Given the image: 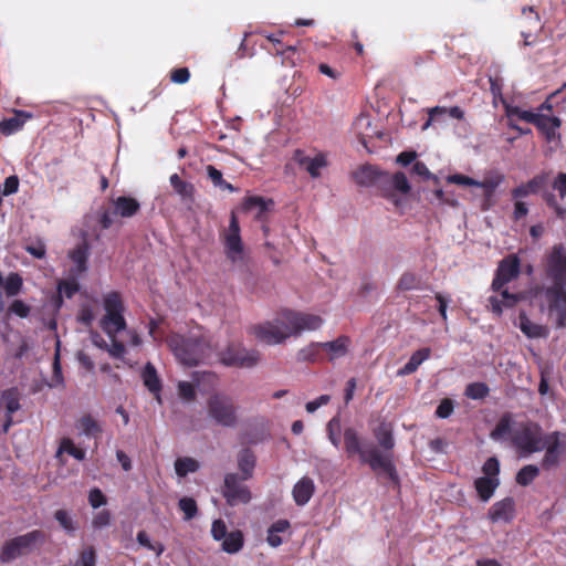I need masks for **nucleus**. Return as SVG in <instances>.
Returning a JSON list of instances; mask_svg holds the SVG:
<instances>
[{
  "label": "nucleus",
  "instance_id": "58",
  "mask_svg": "<svg viewBox=\"0 0 566 566\" xmlns=\"http://www.w3.org/2000/svg\"><path fill=\"white\" fill-rule=\"evenodd\" d=\"M25 251L28 253H30L32 256H34L35 259H43L46 253V248H45V244L41 240H38L35 242L27 244Z\"/></svg>",
  "mask_w": 566,
  "mask_h": 566
},
{
  "label": "nucleus",
  "instance_id": "38",
  "mask_svg": "<svg viewBox=\"0 0 566 566\" xmlns=\"http://www.w3.org/2000/svg\"><path fill=\"white\" fill-rule=\"evenodd\" d=\"M243 546V535L240 531L229 533L222 539V549L229 554L238 553Z\"/></svg>",
  "mask_w": 566,
  "mask_h": 566
},
{
  "label": "nucleus",
  "instance_id": "45",
  "mask_svg": "<svg viewBox=\"0 0 566 566\" xmlns=\"http://www.w3.org/2000/svg\"><path fill=\"white\" fill-rule=\"evenodd\" d=\"M22 277L18 273H10L3 282V289L8 297L18 295L22 289Z\"/></svg>",
  "mask_w": 566,
  "mask_h": 566
},
{
  "label": "nucleus",
  "instance_id": "17",
  "mask_svg": "<svg viewBox=\"0 0 566 566\" xmlns=\"http://www.w3.org/2000/svg\"><path fill=\"white\" fill-rule=\"evenodd\" d=\"M517 424L511 413H504L491 431L490 438L494 441H505L509 438L512 440Z\"/></svg>",
  "mask_w": 566,
  "mask_h": 566
},
{
  "label": "nucleus",
  "instance_id": "13",
  "mask_svg": "<svg viewBox=\"0 0 566 566\" xmlns=\"http://www.w3.org/2000/svg\"><path fill=\"white\" fill-rule=\"evenodd\" d=\"M285 318L289 322L292 336H298L303 332L317 331L324 323L323 318L318 315L291 310H285Z\"/></svg>",
  "mask_w": 566,
  "mask_h": 566
},
{
  "label": "nucleus",
  "instance_id": "35",
  "mask_svg": "<svg viewBox=\"0 0 566 566\" xmlns=\"http://www.w3.org/2000/svg\"><path fill=\"white\" fill-rule=\"evenodd\" d=\"M384 175L373 166H364L358 169L354 177L358 185L369 187L377 182Z\"/></svg>",
  "mask_w": 566,
  "mask_h": 566
},
{
  "label": "nucleus",
  "instance_id": "56",
  "mask_svg": "<svg viewBox=\"0 0 566 566\" xmlns=\"http://www.w3.org/2000/svg\"><path fill=\"white\" fill-rule=\"evenodd\" d=\"M107 502L106 496L98 488H94L88 493V503L93 509H98Z\"/></svg>",
  "mask_w": 566,
  "mask_h": 566
},
{
  "label": "nucleus",
  "instance_id": "46",
  "mask_svg": "<svg viewBox=\"0 0 566 566\" xmlns=\"http://www.w3.org/2000/svg\"><path fill=\"white\" fill-rule=\"evenodd\" d=\"M354 125L357 134L361 137L364 143L366 138L376 134V132L371 129V120L368 115L361 114L357 117Z\"/></svg>",
  "mask_w": 566,
  "mask_h": 566
},
{
  "label": "nucleus",
  "instance_id": "25",
  "mask_svg": "<svg viewBox=\"0 0 566 566\" xmlns=\"http://www.w3.org/2000/svg\"><path fill=\"white\" fill-rule=\"evenodd\" d=\"M143 380L147 389L153 392L160 402L161 381L153 364L147 363L143 370Z\"/></svg>",
  "mask_w": 566,
  "mask_h": 566
},
{
  "label": "nucleus",
  "instance_id": "23",
  "mask_svg": "<svg viewBox=\"0 0 566 566\" xmlns=\"http://www.w3.org/2000/svg\"><path fill=\"white\" fill-rule=\"evenodd\" d=\"M76 428L80 434L87 438H97L103 431L101 423L91 415L81 417L76 423Z\"/></svg>",
  "mask_w": 566,
  "mask_h": 566
},
{
  "label": "nucleus",
  "instance_id": "39",
  "mask_svg": "<svg viewBox=\"0 0 566 566\" xmlns=\"http://www.w3.org/2000/svg\"><path fill=\"white\" fill-rule=\"evenodd\" d=\"M206 171H207L208 178L210 179V181L213 184L214 187H217L221 190H228L230 192L237 191V188H234L231 184L227 182L223 179L222 172L219 169H217L214 166L208 165L206 167Z\"/></svg>",
  "mask_w": 566,
  "mask_h": 566
},
{
  "label": "nucleus",
  "instance_id": "63",
  "mask_svg": "<svg viewBox=\"0 0 566 566\" xmlns=\"http://www.w3.org/2000/svg\"><path fill=\"white\" fill-rule=\"evenodd\" d=\"M112 344H107V348L105 349L112 357L114 358H123L126 352L123 343L117 342L116 337L111 338Z\"/></svg>",
  "mask_w": 566,
  "mask_h": 566
},
{
  "label": "nucleus",
  "instance_id": "57",
  "mask_svg": "<svg viewBox=\"0 0 566 566\" xmlns=\"http://www.w3.org/2000/svg\"><path fill=\"white\" fill-rule=\"evenodd\" d=\"M8 311L12 314H15L19 317H28L30 314V306L27 305L21 300H14L12 304L9 306Z\"/></svg>",
  "mask_w": 566,
  "mask_h": 566
},
{
  "label": "nucleus",
  "instance_id": "64",
  "mask_svg": "<svg viewBox=\"0 0 566 566\" xmlns=\"http://www.w3.org/2000/svg\"><path fill=\"white\" fill-rule=\"evenodd\" d=\"M502 177H496L494 179H486L484 181L478 180V188H482L485 190L486 196H492L493 191L499 187V185L502 182Z\"/></svg>",
  "mask_w": 566,
  "mask_h": 566
},
{
  "label": "nucleus",
  "instance_id": "16",
  "mask_svg": "<svg viewBox=\"0 0 566 566\" xmlns=\"http://www.w3.org/2000/svg\"><path fill=\"white\" fill-rule=\"evenodd\" d=\"M295 159L301 167H303L312 178L321 177V171L327 166V160L324 154H317L314 157H308L303 151L295 153Z\"/></svg>",
  "mask_w": 566,
  "mask_h": 566
},
{
  "label": "nucleus",
  "instance_id": "5",
  "mask_svg": "<svg viewBox=\"0 0 566 566\" xmlns=\"http://www.w3.org/2000/svg\"><path fill=\"white\" fill-rule=\"evenodd\" d=\"M220 240L227 260L235 268H245L249 262V252L242 241L240 224L233 212L228 228L220 233Z\"/></svg>",
  "mask_w": 566,
  "mask_h": 566
},
{
  "label": "nucleus",
  "instance_id": "32",
  "mask_svg": "<svg viewBox=\"0 0 566 566\" xmlns=\"http://www.w3.org/2000/svg\"><path fill=\"white\" fill-rule=\"evenodd\" d=\"M238 467L241 471L242 480H249L253 476V470L255 467V457L249 449H243L238 454Z\"/></svg>",
  "mask_w": 566,
  "mask_h": 566
},
{
  "label": "nucleus",
  "instance_id": "28",
  "mask_svg": "<svg viewBox=\"0 0 566 566\" xmlns=\"http://www.w3.org/2000/svg\"><path fill=\"white\" fill-rule=\"evenodd\" d=\"M430 355L431 350L428 347L416 350L409 358L408 363L398 370V376H407L415 373L418 367L430 357Z\"/></svg>",
  "mask_w": 566,
  "mask_h": 566
},
{
  "label": "nucleus",
  "instance_id": "30",
  "mask_svg": "<svg viewBox=\"0 0 566 566\" xmlns=\"http://www.w3.org/2000/svg\"><path fill=\"white\" fill-rule=\"evenodd\" d=\"M273 205L272 200H265L262 197H248L243 202V209L253 212L254 217L261 220L269 207Z\"/></svg>",
  "mask_w": 566,
  "mask_h": 566
},
{
  "label": "nucleus",
  "instance_id": "22",
  "mask_svg": "<svg viewBox=\"0 0 566 566\" xmlns=\"http://www.w3.org/2000/svg\"><path fill=\"white\" fill-rule=\"evenodd\" d=\"M349 339L340 336L335 340L321 343V348L328 354L329 360L342 358L347 354Z\"/></svg>",
  "mask_w": 566,
  "mask_h": 566
},
{
  "label": "nucleus",
  "instance_id": "21",
  "mask_svg": "<svg viewBox=\"0 0 566 566\" xmlns=\"http://www.w3.org/2000/svg\"><path fill=\"white\" fill-rule=\"evenodd\" d=\"M114 214H118L123 218H130L135 216L140 205L139 202L132 197L120 196L117 197L114 201Z\"/></svg>",
  "mask_w": 566,
  "mask_h": 566
},
{
  "label": "nucleus",
  "instance_id": "61",
  "mask_svg": "<svg viewBox=\"0 0 566 566\" xmlns=\"http://www.w3.org/2000/svg\"><path fill=\"white\" fill-rule=\"evenodd\" d=\"M211 535L216 541H222L227 535V525L222 520H216L211 526Z\"/></svg>",
  "mask_w": 566,
  "mask_h": 566
},
{
  "label": "nucleus",
  "instance_id": "4",
  "mask_svg": "<svg viewBox=\"0 0 566 566\" xmlns=\"http://www.w3.org/2000/svg\"><path fill=\"white\" fill-rule=\"evenodd\" d=\"M547 434L542 427L533 421L518 422L513 432L512 444L523 458L544 450Z\"/></svg>",
  "mask_w": 566,
  "mask_h": 566
},
{
  "label": "nucleus",
  "instance_id": "18",
  "mask_svg": "<svg viewBox=\"0 0 566 566\" xmlns=\"http://www.w3.org/2000/svg\"><path fill=\"white\" fill-rule=\"evenodd\" d=\"M515 503L512 497L494 503L489 510V517L493 522H509L514 516Z\"/></svg>",
  "mask_w": 566,
  "mask_h": 566
},
{
  "label": "nucleus",
  "instance_id": "44",
  "mask_svg": "<svg viewBox=\"0 0 566 566\" xmlns=\"http://www.w3.org/2000/svg\"><path fill=\"white\" fill-rule=\"evenodd\" d=\"M539 474V469L534 464L523 467L516 474V482L520 485L526 486L531 484Z\"/></svg>",
  "mask_w": 566,
  "mask_h": 566
},
{
  "label": "nucleus",
  "instance_id": "15",
  "mask_svg": "<svg viewBox=\"0 0 566 566\" xmlns=\"http://www.w3.org/2000/svg\"><path fill=\"white\" fill-rule=\"evenodd\" d=\"M547 446H545V455L542 461V467L545 470H552L556 468L562 457V446L559 442V432L554 431L547 433Z\"/></svg>",
  "mask_w": 566,
  "mask_h": 566
},
{
  "label": "nucleus",
  "instance_id": "60",
  "mask_svg": "<svg viewBox=\"0 0 566 566\" xmlns=\"http://www.w3.org/2000/svg\"><path fill=\"white\" fill-rule=\"evenodd\" d=\"M74 566H95V552L93 547L84 549Z\"/></svg>",
  "mask_w": 566,
  "mask_h": 566
},
{
  "label": "nucleus",
  "instance_id": "3",
  "mask_svg": "<svg viewBox=\"0 0 566 566\" xmlns=\"http://www.w3.org/2000/svg\"><path fill=\"white\" fill-rule=\"evenodd\" d=\"M344 444L348 457L358 454L360 462L368 464L374 472L384 473L390 480H396L397 472L391 454L381 453L371 442H363L355 428L348 427L344 430Z\"/></svg>",
  "mask_w": 566,
  "mask_h": 566
},
{
  "label": "nucleus",
  "instance_id": "12",
  "mask_svg": "<svg viewBox=\"0 0 566 566\" xmlns=\"http://www.w3.org/2000/svg\"><path fill=\"white\" fill-rule=\"evenodd\" d=\"M242 478L235 473H227L223 481L222 495L231 506L247 504L251 501L249 488L242 484Z\"/></svg>",
  "mask_w": 566,
  "mask_h": 566
},
{
  "label": "nucleus",
  "instance_id": "50",
  "mask_svg": "<svg viewBox=\"0 0 566 566\" xmlns=\"http://www.w3.org/2000/svg\"><path fill=\"white\" fill-rule=\"evenodd\" d=\"M319 348H321V343H312L308 346L302 348L297 353V359L302 360V361L315 360Z\"/></svg>",
  "mask_w": 566,
  "mask_h": 566
},
{
  "label": "nucleus",
  "instance_id": "19",
  "mask_svg": "<svg viewBox=\"0 0 566 566\" xmlns=\"http://www.w3.org/2000/svg\"><path fill=\"white\" fill-rule=\"evenodd\" d=\"M315 490L312 479L308 476L302 478L293 488V499L300 506L305 505L311 500Z\"/></svg>",
  "mask_w": 566,
  "mask_h": 566
},
{
  "label": "nucleus",
  "instance_id": "49",
  "mask_svg": "<svg viewBox=\"0 0 566 566\" xmlns=\"http://www.w3.org/2000/svg\"><path fill=\"white\" fill-rule=\"evenodd\" d=\"M489 394V387L484 382H472L465 388V396L471 399H483Z\"/></svg>",
  "mask_w": 566,
  "mask_h": 566
},
{
  "label": "nucleus",
  "instance_id": "51",
  "mask_svg": "<svg viewBox=\"0 0 566 566\" xmlns=\"http://www.w3.org/2000/svg\"><path fill=\"white\" fill-rule=\"evenodd\" d=\"M61 451H64L75 458L76 460L85 459V451L81 448H77L71 439H64L61 443Z\"/></svg>",
  "mask_w": 566,
  "mask_h": 566
},
{
  "label": "nucleus",
  "instance_id": "62",
  "mask_svg": "<svg viewBox=\"0 0 566 566\" xmlns=\"http://www.w3.org/2000/svg\"><path fill=\"white\" fill-rule=\"evenodd\" d=\"M19 189V179L17 176H9L6 178L1 192L3 196H10L18 191Z\"/></svg>",
  "mask_w": 566,
  "mask_h": 566
},
{
  "label": "nucleus",
  "instance_id": "37",
  "mask_svg": "<svg viewBox=\"0 0 566 566\" xmlns=\"http://www.w3.org/2000/svg\"><path fill=\"white\" fill-rule=\"evenodd\" d=\"M199 468V462L190 457L178 458L175 461V471L180 478H185L189 473L197 472Z\"/></svg>",
  "mask_w": 566,
  "mask_h": 566
},
{
  "label": "nucleus",
  "instance_id": "53",
  "mask_svg": "<svg viewBox=\"0 0 566 566\" xmlns=\"http://www.w3.org/2000/svg\"><path fill=\"white\" fill-rule=\"evenodd\" d=\"M482 471L485 478H499L500 473V462L495 457L489 458L483 467Z\"/></svg>",
  "mask_w": 566,
  "mask_h": 566
},
{
  "label": "nucleus",
  "instance_id": "33",
  "mask_svg": "<svg viewBox=\"0 0 566 566\" xmlns=\"http://www.w3.org/2000/svg\"><path fill=\"white\" fill-rule=\"evenodd\" d=\"M287 520H277L268 530L266 542L271 547H279L283 543L280 534L286 533L290 528Z\"/></svg>",
  "mask_w": 566,
  "mask_h": 566
},
{
  "label": "nucleus",
  "instance_id": "36",
  "mask_svg": "<svg viewBox=\"0 0 566 566\" xmlns=\"http://www.w3.org/2000/svg\"><path fill=\"white\" fill-rule=\"evenodd\" d=\"M1 403L6 408L7 413L13 415L21 407L20 391L17 387L6 389L1 394Z\"/></svg>",
  "mask_w": 566,
  "mask_h": 566
},
{
  "label": "nucleus",
  "instance_id": "43",
  "mask_svg": "<svg viewBox=\"0 0 566 566\" xmlns=\"http://www.w3.org/2000/svg\"><path fill=\"white\" fill-rule=\"evenodd\" d=\"M169 181L174 190L184 199L192 197L193 186L189 182L181 180L177 174L171 175Z\"/></svg>",
  "mask_w": 566,
  "mask_h": 566
},
{
  "label": "nucleus",
  "instance_id": "6",
  "mask_svg": "<svg viewBox=\"0 0 566 566\" xmlns=\"http://www.w3.org/2000/svg\"><path fill=\"white\" fill-rule=\"evenodd\" d=\"M176 358L184 365L196 366L209 356V346L197 336L172 335L168 339Z\"/></svg>",
  "mask_w": 566,
  "mask_h": 566
},
{
  "label": "nucleus",
  "instance_id": "26",
  "mask_svg": "<svg viewBox=\"0 0 566 566\" xmlns=\"http://www.w3.org/2000/svg\"><path fill=\"white\" fill-rule=\"evenodd\" d=\"M32 117L31 114L17 111L13 117L0 122V132L4 135H11L24 125V123Z\"/></svg>",
  "mask_w": 566,
  "mask_h": 566
},
{
  "label": "nucleus",
  "instance_id": "40",
  "mask_svg": "<svg viewBox=\"0 0 566 566\" xmlns=\"http://www.w3.org/2000/svg\"><path fill=\"white\" fill-rule=\"evenodd\" d=\"M54 518L59 522L60 526L65 533L72 535L77 530V523L74 521L72 514L66 510H57L54 513Z\"/></svg>",
  "mask_w": 566,
  "mask_h": 566
},
{
  "label": "nucleus",
  "instance_id": "7",
  "mask_svg": "<svg viewBox=\"0 0 566 566\" xmlns=\"http://www.w3.org/2000/svg\"><path fill=\"white\" fill-rule=\"evenodd\" d=\"M103 306L105 315L101 319V327L109 338H114L126 329L125 307L120 295L117 292L107 293L103 298Z\"/></svg>",
  "mask_w": 566,
  "mask_h": 566
},
{
  "label": "nucleus",
  "instance_id": "34",
  "mask_svg": "<svg viewBox=\"0 0 566 566\" xmlns=\"http://www.w3.org/2000/svg\"><path fill=\"white\" fill-rule=\"evenodd\" d=\"M501 300H499L496 296H491L489 298L492 311L497 315L502 314L503 306H514L521 298L518 294H512L507 290H501Z\"/></svg>",
  "mask_w": 566,
  "mask_h": 566
},
{
  "label": "nucleus",
  "instance_id": "54",
  "mask_svg": "<svg viewBox=\"0 0 566 566\" xmlns=\"http://www.w3.org/2000/svg\"><path fill=\"white\" fill-rule=\"evenodd\" d=\"M391 184L401 193H408L410 190L409 181L403 172H397L391 176Z\"/></svg>",
  "mask_w": 566,
  "mask_h": 566
},
{
  "label": "nucleus",
  "instance_id": "29",
  "mask_svg": "<svg viewBox=\"0 0 566 566\" xmlns=\"http://www.w3.org/2000/svg\"><path fill=\"white\" fill-rule=\"evenodd\" d=\"M545 181H546L545 175L536 176L533 179H531L528 182L523 184V185L516 187L515 189H513L512 196L514 199H521V198L527 197L532 193H536L539 191V189L545 184Z\"/></svg>",
  "mask_w": 566,
  "mask_h": 566
},
{
  "label": "nucleus",
  "instance_id": "20",
  "mask_svg": "<svg viewBox=\"0 0 566 566\" xmlns=\"http://www.w3.org/2000/svg\"><path fill=\"white\" fill-rule=\"evenodd\" d=\"M374 436L378 442V449L381 448L384 450L382 453H389L395 447V439L392 434V427L388 422H381L375 430Z\"/></svg>",
  "mask_w": 566,
  "mask_h": 566
},
{
  "label": "nucleus",
  "instance_id": "24",
  "mask_svg": "<svg viewBox=\"0 0 566 566\" xmlns=\"http://www.w3.org/2000/svg\"><path fill=\"white\" fill-rule=\"evenodd\" d=\"M69 255L74 263V268L72 269L74 273L80 274L87 270L88 245L86 242L80 243Z\"/></svg>",
  "mask_w": 566,
  "mask_h": 566
},
{
  "label": "nucleus",
  "instance_id": "27",
  "mask_svg": "<svg viewBox=\"0 0 566 566\" xmlns=\"http://www.w3.org/2000/svg\"><path fill=\"white\" fill-rule=\"evenodd\" d=\"M499 484V478L481 476L474 482L475 490L483 502H488L492 497Z\"/></svg>",
  "mask_w": 566,
  "mask_h": 566
},
{
  "label": "nucleus",
  "instance_id": "2",
  "mask_svg": "<svg viewBox=\"0 0 566 566\" xmlns=\"http://www.w3.org/2000/svg\"><path fill=\"white\" fill-rule=\"evenodd\" d=\"M545 270V302L551 310H556L559 322L566 317V249L559 243L546 254Z\"/></svg>",
  "mask_w": 566,
  "mask_h": 566
},
{
  "label": "nucleus",
  "instance_id": "41",
  "mask_svg": "<svg viewBox=\"0 0 566 566\" xmlns=\"http://www.w3.org/2000/svg\"><path fill=\"white\" fill-rule=\"evenodd\" d=\"M327 438L329 442L336 448L340 447V433H342V424L338 416L333 417L326 426Z\"/></svg>",
  "mask_w": 566,
  "mask_h": 566
},
{
  "label": "nucleus",
  "instance_id": "10",
  "mask_svg": "<svg viewBox=\"0 0 566 566\" xmlns=\"http://www.w3.org/2000/svg\"><path fill=\"white\" fill-rule=\"evenodd\" d=\"M208 416L222 427H234L237 424V410L232 398L224 394H213L207 401Z\"/></svg>",
  "mask_w": 566,
  "mask_h": 566
},
{
  "label": "nucleus",
  "instance_id": "11",
  "mask_svg": "<svg viewBox=\"0 0 566 566\" xmlns=\"http://www.w3.org/2000/svg\"><path fill=\"white\" fill-rule=\"evenodd\" d=\"M259 360V352L249 350L240 344H231L220 353V361L226 366L251 368L254 367Z\"/></svg>",
  "mask_w": 566,
  "mask_h": 566
},
{
  "label": "nucleus",
  "instance_id": "59",
  "mask_svg": "<svg viewBox=\"0 0 566 566\" xmlns=\"http://www.w3.org/2000/svg\"><path fill=\"white\" fill-rule=\"evenodd\" d=\"M447 181L449 184H455V185H460V186H473V187H476V185H478V180H475V179H473L471 177L461 175V174L449 175L447 177Z\"/></svg>",
  "mask_w": 566,
  "mask_h": 566
},
{
  "label": "nucleus",
  "instance_id": "52",
  "mask_svg": "<svg viewBox=\"0 0 566 566\" xmlns=\"http://www.w3.org/2000/svg\"><path fill=\"white\" fill-rule=\"evenodd\" d=\"M178 395L185 401H192L196 398V388L191 382L179 381L178 382Z\"/></svg>",
  "mask_w": 566,
  "mask_h": 566
},
{
  "label": "nucleus",
  "instance_id": "42",
  "mask_svg": "<svg viewBox=\"0 0 566 566\" xmlns=\"http://www.w3.org/2000/svg\"><path fill=\"white\" fill-rule=\"evenodd\" d=\"M520 329L528 337L536 338L544 335L542 326L532 323L525 314H521L518 317Z\"/></svg>",
  "mask_w": 566,
  "mask_h": 566
},
{
  "label": "nucleus",
  "instance_id": "14",
  "mask_svg": "<svg viewBox=\"0 0 566 566\" xmlns=\"http://www.w3.org/2000/svg\"><path fill=\"white\" fill-rule=\"evenodd\" d=\"M520 259L516 255L504 258L497 268L496 275L492 282L494 291H501L502 287L516 279L520 274Z\"/></svg>",
  "mask_w": 566,
  "mask_h": 566
},
{
  "label": "nucleus",
  "instance_id": "1",
  "mask_svg": "<svg viewBox=\"0 0 566 566\" xmlns=\"http://www.w3.org/2000/svg\"><path fill=\"white\" fill-rule=\"evenodd\" d=\"M564 99L565 97L560 95V91H557L547 97L537 112L525 111L518 106L507 104L505 105V113L510 120V126L514 129H520L513 124L514 118L534 124L548 142L559 144L560 134L558 129L562 125L559 114L564 109L563 106H559V103L564 102Z\"/></svg>",
  "mask_w": 566,
  "mask_h": 566
},
{
  "label": "nucleus",
  "instance_id": "55",
  "mask_svg": "<svg viewBox=\"0 0 566 566\" xmlns=\"http://www.w3.org/2000/svg\"><path fill=\"white\" fill-rule=\"evenodd\" d=\"M109 524L111 514L107 510H102L97 512L92 520V526L96 530L107 527Z\"/></svg>",
  "mask_w": 566,
  "mask_h": 566
},
{
  "label": "nucleus",
  "instance_id": "9",
  "mask_svg": "<svg viewBox=\"0 0 566 566\" xmlns=\"http://www.w3.org/2000/svg\"><path fill=\"white\" fill-rule=\"evenodd\" d=\"M45 541V534L42 531L34 530L27 534L17 536L6 542L0 552V560L10 563L42 545Z\"/></svg>",
  "mask_w": 566,
  "mask_h": 566
},
{
  "label": "nucleus",
  "instance_id": "8",
  "mask_svg": "<svg viewBox=\"0 0 566 566\" xmlns=\"http://www.w3.org/2000/svg\"><path fill=\"white\" fill-rule=\"evenodd\" d=\"M250 333L256 339L268 345L284 343L292 336L289 322L285 318V310L271 321L253 325L250 328Z\"/></svg>",
  "mask_w": 566,
  "mask_h": 566
},
{
  "label": "nucleus",
  "instance_id": "48",
  "mask_svg": "<svg viewBox=\"0 0 566 566\" xmlns=\"http://www.w3.org/2000/svg\"><path fill=\"white\" fill-rule=\"evenodd\" d=\"M178 505L179 509L184 512L185 521L192 520L198 513L197 503L192 497L180 499Z\"/></svg>",
  "mask_w": 566,
  "mask_h": 566
},
{
  "label": "nucleus",
  "instance_id": "47",
  "mask_svg": "<svg viewBox=\"0 0 566 566\" xmlns=\"http://www.w3.org/2000/svg\"><path fill=\"white\" fill-rule=\"evenodd\" d=\"M136 539L140 546L153 551L157 556H160L165 552V546L159 542L153 543L145 531H139L137 533Z\"/></svg>",
  "mask_w": 566,
  "mask_h": 566
},
{
  "label": "nucleus",
  "instance_id": "31",
  "mask_svg": "<svg viewBox=\"0 0 566 566\" xmlns=\"http://www.w3.org/2000/svg\"><path fill=\"white\" fill-rule=\"evenodd\" d=\"M423 285L422 277L411 271H406L401 274L397 283V290L399 292L418 291Z\"/></svg>",
  "mask_w": 566,
  "mask_h": 566
}]
</instances>
